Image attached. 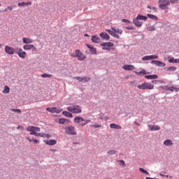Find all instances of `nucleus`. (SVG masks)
I'll return each mask as SVG.
<instances>
[{
	"mask_svg": "<svg viewBox=\"0 0 179 179\" xmlns=\"http://www.w3.org/2000/svg\"><path fill=\"white\" fill-rule=\"evenodd\" d=\"M135 73H136V75H138L139 76H141V75H146V74H148V72H146V71L145 70H143V71H140V72H138V71H135Z\"/></svg>",
	"mask_w": 179,
	"mask_h": 179,
	"instance_id": "29",
	"label": "nucleus"
},
{
	"mask_svg": "<svg viewBox=\"0 0 179 179\" xmlns=\"http://www.w3.org/2000/svg\"><path fill=\"white\" fill-rule=\"evenodd\" d=\"M5 51L6 52V54H9V55H13V54H15V48L10 47V46L6 45Z\"/></svg>",
	"mask_w": 179,
	"mask_h": 179,
	"instance_id": "10",
	"label": "nucleus"
},
{
	"mask_svg": "<svg viewBox=\"0 0 179 179\" xmlns=\"http://www.w3.org/2000/svg\"><path fill=\"white\" fill-rule=\"evenodd\" d=\"M136 19H138V20H148V17L141 15H138L136 17Z\"/></svg>",
	"mask_w": 179,
	"mask_h": 179,
	"instance_id": "27",
	"label": "nucleus"
},
{
	"mask_svg": "<svg viewBox=\"0 0 179 179\" xmlns=\"http://www.w3.org/2000/svg\"><path fill=\"white\" fill-rule=\"evenodd\" d=\"M44 142L46 145H48L49 146L57 145V141L55 140H48V141H45Z\"/></svg>",
	"mask_w": 179,
	"mask_h": 179,
	"instance_id": "17",
	"label": "nucleus"
},
{
	"mask_svg": "<svg viewBox=\"0 0 179 179\" xmlns=\"http://www.w3.org/2000/svg\"><path fill=\"white\" fill-rule=\"evenodd\" d=\"M23 48L25 51H29L31 50L32 51H37V48L31 44H27L23 46Z\"/></svg>",
	"mask_w": 179,
	"mask_h": 179,
	"instance_id": "9",
	"label": "nucleus"
},
{
	"mask_svg": "<svg viewBox=\"0 0 179 179\" xmlns=\"http://www.w3.org/2000/svg\"><path fill=\"white\" fill-rule=\"evenodd\" d=\"M85 36L87 37V36H89V35L87 34H85Z\"/></svg>",
	"mask_w": 179,
	"mask_h": 179,
	"instance_id": "61",
	"label": "nucleus"
},
{
	"mask_svg": "<svg viewBox=\"0 0 179 179\" xmlns=\"http://www.w3.org/2000/svg\"><path fill=\"white\" fill-rule=\"evenodd\" d=\"M99 36L101 38H103V40H110V35L106 32L101 33Z\"/></svg>",
	"mask_w": 179,
	"mask_h": 179,
	"instance_id": "16",
	"label": "nucleus"
},
{
	"mask_svg": "<svg viewBox=\"0 0 179 179\" xmlns=\"http://www.w3.org/2000/svg\"><path fill=\"white\" fill-rule=\"evenodd\" d=\"M27 140L29 141V142H34V143H40V141L37 139L31 140L29 138H27Z\"/></svg>",
	"mask_w": 179,
	"mask_h": 179,
	"instance_id": "44",
	"label": "nucleus"
},
{
	"mask_svg": "<svg viewBox=\"0 0 179 179\" xmlns=\"http://www.w3.org/2000/svg\"><path fill=\"white\" fill-rule=\"evenodd\" d=\"M176 87H167V90H170L171 92H174V90H176Z\"/></svg>",
	"mask_w": 179,
	"mask_h": 179,
	"instance_id": "48",
	"label": "nucleus"
},
{
	"mask_svg": "<svg viewBox=\"0 0 179 179\" xmlns=\"http://www.w3.org/2000/svg\"><path fill=\"white\" fill-rule=\"evenodd\" d=\"M74 79H76L77 80H79V82H83V78L75 77Z\"/></svg>",
	"mask_w": 179,
	"mask_h": 179,
	"instance_id": "49",
	"label": "nucleus"
},
{
	"mask_svg": "<svg viewBox=\"0 0 179 179\" xmlns=\"http://www.w3.org/2000/svg\"><path fill=\"white\" fill-rule=\"evenodd\" d=\"M26 55H27V53L24 51H22V52L21 53H18V57H20V58L24 59L26 58Z\"/></svg>",
	"mask_w": 179,
	"mask_h": 179,
	"instance_id": "31",
	"label": "nucleus"
},
{
	"mask_svg": "<svg viewBox=\"0 0 179 179\" xmlns=\"http://www.w3.org/2000/svg\"><path fill=\"white\" fill-rule=\"evenodd\" d=\"M139 171L141 173H143L144 174H147V176H149V172H148V171L143 169V168H139Z\"/></svg>",
	"mask_w": 179,
	"mask_h": 179,
	"instance_id": "39",
	"label": "nucleus"
},
{
	"mask_svg": "<svg viewBox=\"0 0 179 179\" xmlns=\"http://www.w3.org/2000/svg\"><path fill=\"white\" fill-rule=\"evenodd\" d=\"M116 152H117V150H110L108 151V155H115Z\"/></svg>",
	"mask_w": 179,
	"mask_h": 179,
	"instance_id": "40",
	"label": "nucleus"
},
{
	"mask_svg": "<svg viewBox=\"0 0 179 179\" xmlns=\"http://www.w3.org/2000/svg\"><path fill=\"white\" fill-rule=\"evenodd\" d=\"M90 80V78L83 77V82H89Z\"/></svg>",
	"mask_w": 179,
	"mask_h": 179,
	"instance_id": "47",
	"label": "nucleus"
},
{
	"mask_svg": "<svg viewBox=\"0 0 179 179\" xmlns=\"http://www.w3.org/2000/svg\"><path fill=\"white\" fill-rule=\"evenodd\" d=\"M174 64H179V59H175Z\"/></svg>",
	"mask_w": 179,
	"mask_h": 179,
	"instance_id": "55",
	"label": "nucleus"
},
{
	"mask_svg": "<svg viewBox=\"0 0 179 179\" xmlns=\"http://www.w3.org/2000/svg\"><path fill=\"white\" fill-rule=\"evenodd\" d=\"M23 52V49H22L21 48H17L16 49L15 53L17 54V55H19L20 53Z\"/></svg>",
	"mask_w": 179,
	"mask_h": 179,
	"instance_id": "43",
	"label": "nucleus"
},
{
	"mask_svg": "<svg viewBox=\"0 0 179 179\" xmlns=\"http://www.w3.org/2000/svg\"><path fill=\"white\" fill-rule=\"evenodd\" d=\"M110 128H112L113 129H122V127L118 124H110Z\"/></svg>",
	"mask_w": 179,
	"mask_h": 179,
	"instance_id": "20",
	"label": "nucleus"
},
{
	"mask_svg": "<svg viewBox=\"0 0 179 179\" xmlns=\"http://www.w3.org/2000/svg\"><path fill=\"white\" fill-rule=\"evenodd\" d=\"M122 69H124V71H134L135 66L134 65H124Z\"/></svg>",
	"mask_w": 179,
	"mask_h": 179,
	"instance_id": "14",
	"label": "nucleus"
},
{
	"mask_svg": "<svg viewBox=\"0 0 179 179\" xmlns=\"http://www.w3.org/2000/svg\"><path fill=\"white\" fill-rule=\"evenodd\" d=\"M11 111H13V113H18V114H20V113H22V110H20V109H11Z\"/></svg>",
	"mask_w": 179,
	"mask_h": 179,
	"instance_id": "46",
	"label": "nucleus"
},
{
	"mask_svg": "<svg viewBox=\"0 0 179 179\" xmlns=\"http://www.w3.org/2000/svg\"><path fill=\"white\" fill-rule=\"evenodd\" d=\"M168 61L170 64H174L176 59H174V57H168Z\"/></svg>",
	"mask_w": 179,
	"mask_h": 179,
	"instance_id": "35",
	"label": "nucleus"
},
{
	"mask_svg": "<svg viewBox=\"0 0 179 179\" xmlns=\"http://www.w3.org/2000/svg\"><path fill=\"white\" fill-rule=\"evenodd\" d=\"M166 178H169V176H166Z\"/></svg>",
	"mask_w": 179,
	"mask_h": 179,
	"instance_id": "62",
	"label": "nucleus"
},
{
	"mask_svg": "<svg viewBox=\"0 0 179 179\" xmlns=\"http://www.w3.org/2000/svg\"><path fill=\"white\" fill-rule=\"evenodd\" d=\"M9 92H10V89L9 88V87L6 85L4 87V90H3V93H4V94H8Z\"/></svg>",
	"mask_w": 179,
	"mask_h": 179,
	"instance_id": "30",
	"label": "nucleus"
},
{
	"mask_svg": "<svg viewBox=\"0 0 179 179\" xmlns=\"http://www.w3.org/2000/svg\"><path fill=\"white\" fill-rule=\"evenodd\" d=\"M159 176H161L162 177H164V175L160 173Z\"/></svg>",
	"mask_w": 179,
	"mask_h": 179,
	"instance_id": "58",
	"label": "nucleus"
},
{
	"mask_svg": "<svg viewBox=\"0 0 179 179\" xmlns=\"http://www.w3.org/2000/svg\"><path fill=\"white\" fill-rule=\"evenodd\" d=\"M117 163H119V165L122 167H125L127 165L125 164V161L124 160H117Z\"/></svg>",
	"mask_w": 179,
	"mask_h": 179,
	"instance_id": "32",
	"label": "nucleus"
},
{
	"mask_svg": "<svg viewBox=\"0 0 179 179\" xmlns=\"http://www.w3.org/2000/svg\"><path fill=\"white\" fill-rule=\"evenodd\" d=\"M176 69H177V67H176V66H171V67L166 68V71H176Z\"/></svg>",
	"mask_w": 179,
	"mask_h": 179,
	"instance_id": "38",
	"label": "nucleus"
},
{
	"mask_svg": "<svg viewBox=\"0 0 179 179\" xmlns=\"http://www.w3.org/2000/svg\"><path fill=\"white\" fill-rule=\"evenodd\" d=\"M101 47H114V43L111 42L102 43L100 44Z\"/></svg>",
	"mask_w": 179,
	"mask_h": 179,
	"instance_id": "19",
	"label": "nucleus"
},
{
	"mask_svg": "<svg viewBox=\"0 0 179 179\" xmlns=\"http://www.w3.org/2000/svg\"><path fill=\"white\" fill-rule=\"evenodd\" d=\"M71 57L78 58V61H85V59H86V56H85L80 50H76L74 53L71 55Z\"/></svg>",
	"mask_w": 179,
	"mask_h": 179,
	"instance_id": "6",
	"label": "nucleus"
},
{
	"mask_svg": "<svg viewBox=\"0 0 179 179\" xmlns=\"http://www.w3.org/2000/svg\"><path fill=\"white\" fill-rule=\"evenodd\" d=\"M0 6H1V4H0Z\"/></svg>",
	"mask_w": 179,
	"mask_h": 179,
	"instance_id": "64",
	"label": "nucleus"
},
{
	"mask_svg": "<svg viewBox=\"0 0 179 179\" xmlns=\"http://www.w3.org/2000/svg\"><path fill=\"white\" fill-rule=\"evenodd\" d=\"M62 114L63 115H65V117H68L69 118H72V117H73V115H72L71 112L63 111Z\"/></svg>",
	"mask_w": 179,
	"mask_h": 179,
	"instance_id": "22",
	"label": "nucleus"
},
{
	"mask_svg": "<svg viewBox=\"0 0 179 179\" xmlns=\"http://www.w3.org/2000/svg\"><path fill=\"white\" fill-rule=\"evenodd\" d=\"M8 8H5L4 12H6Z\"/></svg>",
	"mask_w": 179,
	"mask_h": 179,
	"instance_id": "59",
	"label": "nucleus"
},
{
	"mask_svg": "<svg viewBox=\"0 0 179 179\" xmlns=\"http://www.w3.org/2000/svg\"><path fill=\"white\" fill-rule=\"evenodd\" d=\"M102 49H103V50H108V51H110V48H102Z\"/></svg>",
	"mask_w": 179,
	"mask_h": 179,
	"instance_id": "57",
	"label": "nucleus"
},
{
	"mask_svg": "<svg viewBox=\"0 0 179 179\" xmlns=\"http://www.w3.org/2000/svg\"><path fill=\"white\" fill-rule=\"evenodd\" d=\"M147 8L148 9H150V10H153L154 12H157V8H156L155 6H147Z\"/></svg>",
	"mask_w": 179,
	"mask_h": 179,
	"instance_id": "37",
	"label": "nucleus"
},
{
	"mask_svg": "<svg viewBox=\"0 0 179 179\" xmlns=\"http://www.w3.org/2000/svg\"><path fill=\"white\" fill-rule=\"evenodd\" d=\"M92 127L93 128H101V124H92Z\"/></svg>",
	"mask_w": 179,
	"mask_h": 179,
	"instance_id": "45",
	"label": "nucleus"
},
{
	"mask_svg": "<svg viewBox=\"0 0 179 179\" xmlns=\"http://www.w3.org/2000/svg\"><path fill=\"white\" fill-rule=\"evenodd\" d=\"M151 64H155L157 66H166V64L159 60H152Z\"/></svg>",
	"mask_w": 179,
	"mask_h": 179,
	"instance_id": "12",
	"label": "nucleus"
},
{
	"mask_svg": "<svg viewBox=\"0 0 179 179\" xmlns=\"http://www.w3.org/2000/svg\"><path fill=\"white\" fill-rule=\"evenodd\" d=\"M133 23L135 24V26H136V27H141L143 24V22L139 21V20L137 18H134L133 20Z\"/></svg>",
	"mask_w": 179,
	"mask_h": 179,
	"instance_id": "15",
	"label": "nucleus"
},
{
	"mask_svg": "<svg viewBox=\"0 0 179 179\" xmlns=\"http://www.w3.org/2000/svg\"><path fill=\"white\" fill-rule=\"evenodd\" d=\"M22 43L24 44H31L33 43V39L29 38H22Z\"/></svg>",
	"mask_w": 179,
	"mask_h": 179,
	"instance_id": "18",
	"label": "nucleus"
},
{
	"mask_svg": "<svg viewBox=\"0 0 179 179\" xmlns=\"http://www.w3.org/2000/svg\"><path fill=\"white\" fill-rule=\"evenodd\" d=\"M66 121H68L66 119L59 118V124H61L62 125H64V124H65V122H66Z\"/></svg>",
	"mask_w": 179,
	"mask_h": 179,
	"instance_id": "34",
	"label": "nucleus"
},
{
	"mask_svg": "<svg viewBox=\"0 0 179 179\" xmlns=\"http://www.w3.org/2000/svg\"><path fill=\"white\" fill-rule=\"evenodd\" d=\"M126 29L127 30H132V29H134L133 27H127Z\"/></svg>",
	"mask_w": 179,
	"mask_h": 179,
	"instance_id": "56",
	"label": "nucleus"
},
{
	"mask_svg": "<svg viewBox=\"0 0 179 179\" xmlns=\"http://www.w3.org/2000/svg\"><path fill=\"white\" fill-rule=\"evenodd\" d=\"M17 129H20L21 131H23V127L22 126H18L17 127Z\"/></svg>",
	"mask_w": 179,
	"mask_h": 179,
	"instance_id": "53",
	"label": "nucleus"
},
{
	"mask_svg": "<svg viewBox=\"0 0 179 179\" xmlns=\"http://www.w3.org/2000/svg\"><path fill=\"white\" fill-rule=\"evenodd\" d=\"M64 129L67 135H76L77 134L76 130L75 129V127L73 126L65 127H64Z\"/></svg>",
	"mask_w": 179,
	"mask_h": 179,
	"instance_id": "8",
	"label": "nucleus"
},
{
	"mask_svg": "<svg viewBox=\"0 0 179 179\" xmlns=\"http://www.w3.org/2000/svg\"><path fill=\"white\" fill-rule=\"evenodd\" d=\"M29 5H31V2H22L18 3V6H29Z\"/></svg>",
	"mask_w": 179,
	"mask_h": 179,
	"instance_id": "24",
	"label": "nucleus"
},
{
	"mask_svg": "<svg viewBox=\"0 0 179 179\" xmlns=\"http://www.w3.org/2000/svg\"><path fill=\"white\" fill-rule=\"evenodd\" d=\"M13 9V7H12V6H9L8 7V10H12Z\"/></svg>",
	"mask_w": 179,
	"mask_h": 179,
	"instance_id": "54",
	"label": "nucleus"
},
{
	"mask_svg": "<svg viewBox=\"0 0 179 179\" xmlns=\"http://www.w3.org/2000/svg\"><path fill=\"white\" fill-rule=\"evenodd\" d=\"M164 145L166 146H173V141H171V140H166L164 142Z\"/></svg>",
	"mask_w": 179,
	"mask_h": 179,
	"instance_id": "26",
	"label": "nucleus"
},
{
	"mask_svg": "<svg viewBox=\"0 0 179 179\" xmlns=\"http://www.w3.org/2000/svg\"><path fill=\"white\" fill-rule=\"evenodd\" d=\"M148 57H149V59H157V58H159V56H157V55H149Z\"/></svg>",
	"mask_w": 179,
	"mask_h": 179,
	"instance_id": "42",
	"label": "nucleus"
},
{
	"mask_svg": "<svg viewBox=\"0 0 179 179\" xmlns=\"http://www.w3.org/2000/svg\"><path fill=\"white\" fill-rule=\"evenodd\" d=\"M47 111H49V113H59L61 111H62V108H57L56 107L53 108H47Z\"/></svg>",
	"mask_w": 179,
	"mask_h": 179,
	"instance_id": "11",
	"label": "nucleus"
},
{
	"mask_svg": "<svg viewBox=\"0 0 179 179\" xmlns=\"http://www.w3.org/2000/svg\"><path fill=\"white\" fill-rule=\"evenodd\" d=\"M152 83H153L154 85H157V83H164V81L159 80H152Z\"/></svg>",
	"mask_w": 179,
	"mask_h": 179,
	"instance_id": "36",
	"label": "nucleus"
},
{
	"mask_svg": "<svg viewBox=\"0 0 179 179\" xmlns=\"http://www.w3.org/2000/svg\"><path fill=\"white\" fill-rule=\"evenodd\" d=\"M91 41H92V43H99L101 42V39L97 36H92Z\"/></svg>",
	"mask_w": 179,
	"mask_h": 179,
	"instance_id": "13",
	"label": "nucleus"
},
{
	"mask_svg": "<svg viewBox=\"0 0 179 179\" xmlns=\"http://www.w3.org/2000/svg\"><path fill=\"white\" fill-rule=\"evenodd\" d=\"M150 131H159L160 129V127L157 126V125H149L148 126Z\"/></svg>",
	"mask_w": 179,
	"mask_h": 179,
	"instance_id": "21",
	"label": "nucleus"
},
{
	"mask_svg": "<svg viewBox=\"0 0 179 179\" xmlns=\"http://www.w3.org/2000/svg\"><path fill=\"white\" fill-rule=\"evenodd\" d=\"M159 8L162 10L167 9V6H170V0H159Z\"/></svg>",
	"mask_w": 179,
	"mask_h": 179,
	"instance_id": "7",
	"label": "nucleus"
},
{
	"mask_svg": "<svg viewBox=\"0 0 179 179\" xmlns=\"http://www.w3.org/2000/svg\"><path fill=\"white\" fill-rule=\"evenodd\" d=\"M122 22H123V23H131V21H129V20H127V19H122Z\"/></svg>",
	"mask_w": 179,
	"mask_h": 179,
	"instance_id": "51",
	"label": "nucleus"
},
{
	"mask_svg": "<svg viewBox=\"0 0 179 179\" xmlns=\"http://www.w3.org/2000/svg\"><path fill=\"white\" fill-rule=\"evenodd\" d=\"M147 30L148 31H155V30H156V28H155V26H148V27H147Z\"/></svg>",
	"mask_w": 179,
	"mask_h": 179,
	"instance_id": "33",
	"label": "nucleus"
},
{
	"mask_svg": "<svg viewBox=\"0 0 179 179\" xmlns=\"http://www.w3.org/2000/svg\"><path fill=\"white\" fill-rule=\"evenodd\" d=\"M41 78H51V76H52V75L51 74H48V73H43L42 75H41Z\"/></svg>",
	"mask_w": 179,
	"mask_h": 179,
	"instance_id": "41",
	"label": "nucleus"
},
{
	"mask_svg": "<svg viewBox=\"0 0 179 179\" xmlns=\"http://www.w3.org/2000/svg\"><path fill=\"white\" fill-rule=\"evenodd\" d=\"M67 110L73 114H80L82 113V108L78 105H71L67 107Z\"/></svg>",
	"mask_w": 179,
	"mask_h": 179,
	"instance_id": "3",
	"label": "nucleus"
},
{
	"mask_svg": "<svg viewBox=\"0 0 179 179\" xmlns=\"http://www.w3.org/2000/svg\"><path fill=\"white\" fill-rule=\"evenodd\" d=\"M74 122L75 124H78L79 127H85V125L90 122V120H85L80 116H76L74 118Z\"/></svg>",
	"mask_w": 179,
	"mask_h": 179,
	"instance_id": "2",
	"label": "nucleus"
},
{
	"mask_svg": "<svg viewBox=\"0 0 179 179\" xmlns=\"http://www.w3.org/2000/svg\"><path fill=\"white\" fill-rule=\"evenodd\" d=\"M178 0H169V5L170 3H177Z\"/></svg>",
	"mask_w": 179,
	"mask_h": 179,
	"instance_id": "50",
	"label": "nucleus"
},
{
	"mask_svg": "<svg viewBox=\"0 0 179 179\" xmlns=\"http://www.w3.org/2000/svg\"><path fill=\"white\" fill-rule=\"evenodd\" d=\"M149 56H144L143 58H142V60L143 61H149Z\"/></svg>",
	"mask_w": 179,
	"mask_h": 179,
	"instance_id": "52",
	"label": "nucleus"
},
{
	"mask_svg": "<svg viewBox=\"0 0 179 179\" xmlns=\"http://www.w3.org/2000/svg\"><path fill=\"white\" fill-rule=\"evenodd\" d=\"M27 131L30 132V135H34L35 136H41V133H37L40 132V128L36 127L34 126H29L27 127Z\"/></svg>",
	"mask_w": 179,
	"mask_h": 179,
	"instance_id": "4",
	"label": "nucleus"
},
{
	"mask_svg": "<svg viewBox=\"0 0 179 179\" xmlns=\"http://www.w3.org/2000/svg\"><path fill=\"white\" fill-rule=\"evenodd\" d=\"M173 177L172 176H170V178H172Z\"/></svg>",
	"mask_w": 179,
	"mask_h": 179,
	"instance_id": "63",
	"label": "nucleus"
},
{
	"mask_svg": "<svg viewBox=\"0 0 179 179\" xmlns=\"http://www.w3.org/2000/svg\"><path fill=\"white\" fill-rule=\"evenodd\" d=\"M106 31H107L108 34H110V36H113V37H115L116 38H120V35L118 34H122V29L120 28H112V30L106 29Z\"/></svg>",
	"mask_w": 179,
	"mask_h": 179,
	"instance_id": "1",
	"label": "nucleus"
},
{
	"mask_svg": "<svg viewBox=\"0 0 179 179\" xmlns=\"http://www.w3.org/2000/svg\"><path fill=\"white\" fill-rule=\"evenodd\" d=\"M148 17H149L150 19H152V20H158V17L155 15H152V14H148L147 15Z\"/></svg>",
	"mask_w": 179,
	"mask_h": 179,
	"instance_id": "28",
	"label": "nucleus"
},
{
	"mask_svg": "<svg viewBox=\"0 0 179 179\" xmlns=\"http://www.w3.org/2000/svg\"><path fill=\"white\" fill-rule=\"evenodd\" d=\"M145 79H157L158 76L157 75H149V76H145Z\"/></svg>",
	"mask_w": 179,
	"mask_h": 179,
	"instance_id": "25",
	"label": "nucleus"
},
{
	"mask_svg": "<svg viewBox=\"0 0 179 179\" xmlns=\"http://www.w3.org/2000/svg\"><path fill=\"white\" fill-rule=\"evenodd\" d=\"M87 47L88 48H90V51L91 54H92V55H94V54H96V49L94 48H93V46L87 45Z\"/></svg>",
	"mask_w": 179,
	"mask_h": 179,
	"instance_id": "23",
	"label": "nucleus"
},
{
	"mask_svg": "<svg viewBox=\"0 0 179 179\" xmlns=\"http://www.w3.org/2000/svg\"><path fill=\"white\" fill-rule=\"evenodd\" d=\"M0 48H2V44H0Z\"/></svg>",
	"mask_w": 179,
	"mask_h": 179,
	"instance_id": "60",
	"label": "nucleus"
},
{
	"mask_svg": "<svg viewBox=\"0 0 179 179\" xmlns=\"http://www.w3.org/2000/svg\"><path fill=\"white\" fill-rule=\"evenodd\" d=\"M137 87L141 90H153V89H155V85L145 82L141 85H138Z\"/></svg>",
	"mask_w": 179,
	"mask_h": 179,
	"instance_id": "5",
	"label": "nucleus"
}]
</instances>
